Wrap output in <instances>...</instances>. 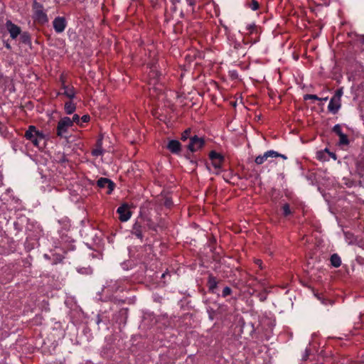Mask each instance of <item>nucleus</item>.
<instances>
[{
  "label": "nucleus",
  "instance_id": "1",
  "mask_svg": "<svg viewBox=\"0 0 364 364\" xmlns=\"http://www.w3.org/2000/svg\"><path fill=\"white\" fill-rule=\"evenodd\" d=\"M247 33L244 36L242 42L244 44L252 45L259 41V28L255 24H248L246 26Z\"/></svg>",
  "mask_w": 364,
  "mask_h": 364
},
{
  "label": "nucleus",
  "instance_id": "2",
  "mask_svg": "<svg viewBox=\"0 0 364 364\" xmlns=\"http://www.w3.org/2000/svg\"><path fill=\"white\" fill-rule=\"evenodd\" d=\"M32 10L33 12V18L38 23L43 25L48 22L47 14L44 11L43 5L36 0L32 4Z\"/></svg>",
  "mask_w": 364,
  "mask_h": 364
},
{
  "label": "nucleus",
  "instance_id": "3",
  "mask_svg": "<svg viewBox=\"0 0 364 364\" xmlns=\"http://www.w3.org/2000/svg\"><path fill=\"white\" fill-rule=\"evenodd\" d=\"M205 145V139L203 137H199L195 134L191 138V141H189L186 148L190 152L195 153L203 149Z\"/></svg>",
  "mask_w": 364,
  "mask_h": 364
},
{
  "label": "nucleus",
  "instance_id": "4",
  "mask_svg": "<svg viewBox=\"0 0 364 364\" xmlns=\"http://www.w3.org/2000/svg\"><path fill=\"white\" fill-rule=\"evenodd\" d=\"M71 119L68 117H62L57 125L56 134L58 136L63 137L65 134H68V129L71 127Z\"/></svg>",
  "mask_w": 364,
  "mask_h": 364
},
{
  "label": "nucleus",
  "instance_id": "5",
  "mask_svg": "<svg viewBox=\"0 0 364 364\" xmlns=\"http://www.w3.org/2000/svg\"><path fill=\"white\" fill-rule=\"evenodd\" d=\"M141 215H139L136 219L134 223L132 225L131 230V234L134 235L136 238L139 239L141 241L143 240L144 238V231L146 230V228L143 224Z\"/></svg>",
  "mask_w": 364,
  "mask_h": 364
},
{
  "label": "nucleus",
  "instance_id": "6",
  "mask_svg": "<svg viewBox=\"0 0 364 364\" xmlns=\"http://www.w3.org/2000/svg\"><path fill=\"white\" fill-rule=\"evenodd\" d=\"M60 80L61 81V90H63V92H58V95H63L70 100H73L75 97V90L72 85H65V80L63 75L60 76Z\"/></svg>",
  "mask_w": 364,
  "mask_h": 364
},
{
  "label": "nucleus",
  "instance_id": "7",
  "mask_svg": "<svg viewBox=\"0 0 364 364\" xmlns=\"http://www.w3.org/2000/svg\"><path fill=\"white\" fill-rule=\"evenodd\" d=\"M117 213L119 215V219L121 222L128 221L132 215L129 210V205L126 203L117 208Z\"/></svg>",
  "mask_w": 364,
  "mask_h": 364
},
{
  "label": "nucleus",
  "instance_id": "8",
  "mask_svg": "<svg viewBox=\"0 0 364 364\" xmlns=\"http://www.w3.org/2000/svg\"><path fill=\"white\" fill-rule=\"evenodd\" d=\"M209 158L212 161V165L215 169L221 168L222 164L225 160V158L222 154L216 152L215 151H211L209 153Z\"/></svg>",
  "mask_w": 364,
  "mask_h": 364
},
{
  "label": "nucleus",
  "instance_id": "9",
  "mask_svg": "<svg viewBox=\"0 0 364 364\" xmlns=\"http://www.w3.org/2000/svg\"><path fill=\"white\" fill-rule=\"evenodd\" d=\"M53 26L57 33H63L67 26L65 18L63 16L55 17L53 21Z\"/></svg>",
  "mask_w": 364,
  "mask_h": 364
},
{
  "label": "nucleus",
  "instance_id": "10",
  "mask_svg": "<svg viewBox=\"0 0 364 364\" xmlns=\"http://www.w3.org/2000/svg\"><path fill=\"white\" fill-rule=\"evenodd\" d=\"M97 185L100 188H107V194H111L112 192L114 191L116 185L115 183L110 179L107 178H100L97 181Z\"/></svg>",
  "mask_w": 364,
  "mask_h": 364
},
{
  "label": "nucleus",
  "instance_id": "11",
  "mask_svg": "<svg viewBox=\"0 0 364 364\" xmlns=\"http://www.w3.org/2000/svg\"><path fill=\"white\" fill-rule=\"evenodd\" d=\"M277 156H279L277 151L274 150H268L265 151L263 154L257 156L255 159V163L257 165H262L269 158H277Z\"/></svg>",
  "mask_w": 364,
  "mask_h": 364
},
{
  "label": "nucleus",
  "instance_id": "12",
  "mask_svg": "<svg viewBox=\"0 0 364 364\" xmlns=\"http://www.w3.org/2000/svg\"><path fill=\"white\" fill-rule=\"evenodd\" d=\"M6 28L12 39H16L21 33V28L10 20L6 21Z\"/></svg>",
  "mask_w": 364,
  "mask_h": 364
},
{
  "label": "nucleus",
  "instance_id": "13",
  "mask_svg": "<svg viewBox=\"0 0 364 364\" xmlns=\"http://www.w3.org/2000/svg\"><path fill=\"white\" fill-rule=\"evenodd\" d=\"M37 134V129L33 125H30L26 131L24 137L30 140L35 146H38V139L36 137Z\"/></svg>",
  "mask_w": 364,
  "mask_h": 364
},
{
  "label": "nucleus",
  "instance_id": "14",
  "mask_svg": "<svg viewBox=\"0 0 364 364\" xmlns=\"http://www.w3.org/2000/svg\"><path fill=\"white\" fill-rule=\"evenodd\" d=\"M166 148L173 154L178 155L181 151L182 146L179 141L171 139L168 142Z\"/></svg>",
  "mask_w": 364,
  "mask_h": 364
},
{
  "label": "nucleus",
  "instance_id": "15",
  "mask_svg": "<svg viewBox=\"0 0 364 364\" xmlns=\"http://www.w3.org/2000/svg\"><path fill=\"white\" fill-rule=\"evenodd\" d=\"M219 281L212 274H210L208 277L207 287L208 292L210 294H216V289L218 287Z\"/></svg>",
  "mask_w": 364,
  "mask_h": 364
},
{
  "label": "nucleus",
  "instance_id": "16",
  "mask_svg": "<svg viewBox=\"0 0 364 364\" xmlns=\"http://www.w3.org/2000/svg\"><path fill=\"white\" fill-rule=\"evenodd\" d=\"M341 107V100H337L335 97H332L328 105V110L331 114H336Z\"/></svg>",
  "mask_w": 364,
  "mask_h": 364
},
{
  "label": "nucleus",
  "instance_id": "17",
  "mask_svg": "<svg viewBox=\"0 0 364 364\" xmlns=\"http://www.w3.org/2000/svg\"><path fill=\"white\" fill-rule=\"evenodd\" d=\"M282 216L284 218L289 219L293 216L295 212L294 208H291L288 203L282 204L281 205Z\"/></svg>",
  "mask_w": 364,
  "mask_h": 364
},
{
  "label": "nucleus",
  "instance_id": "18",
  "mask_svg": "<svg viewBox=\"0 0 364 364\" xmlns=\"http://www.w3.org/2000/svg\"><path fill=\"white\" fill-rule=\"evenodd\" d=\"M141 218L142 222H144L143 224L146 229L148 228L149 230H151L154 231L157 230V225L153 222V220L150 218L142 215Z\"/></svg>",
  "mask_w": 364,
  "mask_h": 364
},
{
  "label": "nucleus",
  "instance_id": "19",
  "mask_svg": "<svg viewBox=\"0 0 364 364\" xmlns=\"http://www.w3.org/2000/svg\"><path fill=\"white\" fill-rule=\"evenodd\" d=\"M70 100L65 103L64 109L67 114H72L76 109V105Z\"/></svg>",
  "mask_w": 364,
  "mask_h": 364
},
{
  "label": "nucleus",
  "instance_id": "20",
  "mask_svg": "<svg viewBox=\"0 0 364 364\" xmlns=\"http://www.w3.org/2000/svg\"><path fill=\"white\" fill-rule=\"evenodd\" d=\"M330 261L331 265L336 268H338L341 265V257L336 253H334L331 256Z\"/></svg>",
  "mask_w": 364,
  "mask_h": 364
},
{
  "label": "nucleus",
  "instance_id": "21",
  "mask_svg": "<svg viewBox=\"0 0 364 364\" xmlns=\"http://www.w3.org/2000/svg\"><path fill=\"white\" fill-rule=\"evenodd\" d=\"M20 41L23 44L31 45V38L30 33L27 31L21 33Z\"/></svg>",
  "mask_w": 364,
  "mask_h": 364
},
{
  "label": "nucleus",
  "instance_id": "22",
  "mask_svg": "<svg viewBox=\"0 0 364 364\" xmlns=\"http://www.w3.org/2000/svg\"><path fill=\"white\" fill-rule=\"evenodd\" d=\"M246 6L252 11H257L259 9V4L257 0H248Z\"/></svg>",
  "mask_w": 364,
  "mask_h": 364
},
{
  "label": "nucleus",
  "instance_id": "23",
  "mask_svg": "<svg viewBox=\"0 0 364 364\" xmlns=\"http://www.w3.org/2000/svg\"><path fill=\"white\" fill-rule=\"evenodd\" d=\"M192 136H193L191 135V129L190 128H188L183 132H182L181 139L183 141H186L188 139H189V141H191V138Z\"/></svg>",
  "mask_w": 364,
  "mask_h": 364
},
{
  "label": "nucleus",
  "instance_id": "24",
  "mask_svg": "<svg viewBox=\"0 0 364 364\" xmlns=\"http://www.w3.org/2000/svg\"><path fill=\"white\" fill-rule=\"evenodd\" d=\"M338 136H339V142H338V144H339L340 146H346V145L349 144V139H348V136L346 134L343 133L341 135H340Z\"/></svg>",
  "mask_w": 364,
  "mask_h": 364
},
{
  "label": "nucleus",
  "instance_id": "25",
  "mask_svg": "<svg viewBox=\"0 0 364 364\" xmlns=\"http://www.w3.org/2000/svg\"><path fill=\"white\" fill-rule=\"evenodd\" d=\"M315 296L324 305H327L328 304H331V301L329 299L324 298V296L321 294H315Z\"/></svg>",
  "mask_w": 364,
  "mask_h": 364
},
{
  "label": "nucleus",
  "instance_id": "26",
  "mask_svg": "<svg viewBox=\"0 0 364 364\" xmlns=\"http://www.w3.org/2000/svg\"><path fill=\"white\" fill-rule=\"evenodd\" d=\"M90 120V117L89 114H85L82 117H80V127H83L85 123L89 122Z\"/></svg>",
  "mask_w": 364,
  "mask_h": 364
},
{
  "label": "nucleus",
  "instance_id": "27",
  "mask_svg": "<svg viewBox=\"0 0 364 364\" xmlns=\"http://www.w3.org/2000/svg\"><path fill=\"white\" fill-rule=\"evenodd\" d=\"M332 131L336 134H337L338 136H340L343 134V132H342V128H341V126L340 124H336L333 129H332Z\"/></svg>",
  "mask_w": 364,
  "mask_h": 364
},
{
  "label": "nucleus",
  "instance_id": "28",
  "mask_svg": "<svg viewBox=\"0 0 364 364\" xmlns=\"http://www.w3.org/2000/svg\"><path fill=\"white\" fill-rule=\"evenodd\" d=\"M232 289L229 287H225L223 288L222 291V296L223 297H227L228 296L232 294Z\"/></svg>",
  "mask_w": 364,
  "mask_h": 364
},
{
  "label": "nucleus",
  "instance_id": "29",
  "mask_svg": "<svg viewBox=\"0 0 364 364\" xmlns=\"http://www.w3.org/2000/svg\"><path fill=\"white\" fill-rule=\"evenodd\" d=\"M72 125L75 123L77 125L80 127V117L77 114H75L71 119Z\"/></svg>",
  "mask_w": 364,
  "mask_h": 364
},
{
  "label": "nucleus",
  "instance_id": "30",
  "mask_svg": "<svg viewBox=\"0 0 364 364\" xmlns=\"http://www.w3.org/2000/svg\"><path fill=\"white\" fill-rule=\"evenodd\" d=\"M304 100H320L321 98L318 97L316 95H311V94H306L304 97Z\"/></svg>",
  "mask_w": 364,
  "mask_h": 364
},
{
  "label": "nucleus",
  "instance_id": "31",
  "mask_svg": "<svg viewBox=\"0 0 364 364\" xmlns=\"http://www.w3.org/2000/svg\"><path fill=\"white\" fill-rule=\"evenodd\" d=\"M103 154H104V149H100L95 148L92 151V155L93 156H102V155H103Z\"/></svg>",
  "mask_w": 364,
  "mask_h": 364
},
{
  "label": "nucleus",
  "instance_id": "32",
  "mask_svg": "<svg viewBox=\"0 0 364 364\" xmlns=\"http://www.w3.org/2000/svg\"><path fill=\"white\" fill-rule=\"evenodd\" d=\"M343 89L342 88H340V89H338L334 95L333 96V97H335L336 99L337 100H341V96L343 95Z\"/></svg>",
  "mask_w": 364,
  "mask_h": 364
},
{
  "label": "nucleus",
  "instance_id": "33",
  "mask_svg": "<svg viewBox=\"0 0 364 364\" xmlns=\"http://www.w3.org/2000/svg\"><path fill=\"white\" fill-rule=\"evenodd\" d=\"M95 146H96L95 148H97V149H102V137L99 138L97 140Z\"/></svg>",
  "mask_w": 364,
  "mask_h": 364
},
{
  "label": "nucleus",
  "instance_id": "34",
  "mask_svg": "<svg viewBox=\"0 0 364 364\" xmlns=\"http://www.w3.org/2000/svg\"><path fill=\"white\" fill-rule=\"evenodd\" d=\"M36 137L38 139V142L39 143V140H42V139H45V135H44V134L43 132H39L37 129V134H36Z\"/></svg>",
  "mask_w": 364,
  "mask_h": 364
},
{
  "label": "nucleus",
  "instance_id": "35",
  "mask_svg": "<svg viewBox=\"0 0 364 364\" xmlns=\"http://www.w3.org/2000/svg\"><path fill=\"white\" fill-rule=\"evenodd\" d=\"M192 153L189 151L184 155L185 158L188 160L191 159L192 157L194 156L193 154H191Z\"/></svg>",
  "mask_w": 364,
  "mask_h": 364
},
{
  "label": "nucleus",
  "instance_id": "36",
  "mask_svg": "<svg viewBox=\"0 0 364 364\" xmlns=\"http://www.w3.org/2000/svg\"><path fill=\"white\" fill-rule=\"evenodd\" d=\"M190 161L191 164H192L194 166H197V161L196 159H195V156L193 157H192L191 159L188 160Z\"/></svg>",
  "mask_w": 364,
  "mask_h": 364
},
{
  "label": "nucleus",
  "instance_id": "37",
  "mask_svg": "<svg viewBox=\"0 0 364 364\" xmlns=\"http://www.w3.org/2000/svg\"><path fill=\"white\" fill-rule=\"evenodd\" d=\"M255 264L257 265H258L260 269H262V261L261 259H256L255 260Z\"/></svg>",
  "mask_w": 364,
  "mask_h": 364
},
{
  "label": "nucleus",
  "instance_id": "38",
  "mask_svg": "<svg viewBox=\"0 0 364 364\" xmlns=\"http://www.w3.org/2000/svg\"><path fill=\"white\" fill-rule=\"evenodd\" d=\"M278 155H279V156H277V157H281V158H282V159H284V160H287V156L286 155H284V154H279V153L278 152Z\"/></svg>",
  "mask_w": 364,
  "mask_h": 364
},
{
  "label": "nucleus",
  "instance_id": "39",
  "mask_svg": "<svg viewBox=\"0 0 364 364\" xmlns=\"http://www.w3.org/2000/svg\"><path fill=\"white\" fill-rule=\"evenodd\" d=\"M4 46H5L8 50H11V46L10 43H9L8 42H5V43H4Z\"/></svg>",
  "mask_w": 364,
  "mask_h": 364
},
{
  "label": "nucleus",
  "instance_id": "40",
  "mask_svg": "<svg viewBox=\"0 0 364 364\" xmlns=\"http://www.w3.org/2000/svg\"><path fill=\"white\" fill-rule=\"evenodd\" d=\"M325 150H326V151L328 152V153H329V154H331V155L332 156V158H333V159H336V154H335L334 153H330V152L328 151V149H326Z\"/></svg>",
  "mask_w": 364,
  "mask_h": 364
},
{
  "label": "nucleus",
  "instance_id": "41",
  "mask_svg": "<svg viewBox=\"0 0 364 364\" xmlns=\"http://www.w3.org/2000/svg\"><path fill=\"white\" fill-rule=\"evenodd\" d=\"M165 205L166 206H168V207H170L171 205V201L169 200H166V202H165Z\"/></svg>",
  "mask_w": 364,
  "mask_h": 364
},
{
  "label": "nucleus",
  "instance_id": "42",
  "mask_svg": "<svg viewBox=\"0 0 364 364\" xmlns=\"http://www.w3.org/2000/svg\"><path fill=\"white\" fill-rule=\"evenodd\" d=\"M101 321H102L101 318L100 317V316H97V323L99 325Z\"/></svg>",
  "mask_w": 364,
  "mask_h": 364
},
{
  "label": "nucleus",
  "instance_id": "43",
  "mask_svg": "<svg viewBox=\"0 0 364 364\" xmlns=\"http://www.w3.org/2000/svg\"><path fill=\"white\" fill-rule=\"evenodd\" d=\"M318 154L317 158H318V159H320V160H321V152H318V154Z\"/></svg>",
  "mask_w": 364,
  "mask_h": 364
},
{
  "label": "nucleus",
  "instance_id": "44",
  "mask_svg": "<svg viewBox=\"0 0 364 364\" xmlns=\"http://www.w3.org/2000/svg\"><path fill=\"white\" fill-rule=\"evenodd\" d=\"M188 4H189L190 6H193V5L194 4V1H192V0H190V1H189Z\"/></svg>",
  "mask_w": 364,
  "mask_h": 364
},
{
  "label": "nucleus",
  "instance_id": "45",
  "mask_svg": "<svg viewBox=\"0 0 364 364\" xmlns=\"http://www.w3.org/2000/svg\"><path fill=\"white\" fill-rule=\"evenodd\" d=\"M223 27L225 28V30L226 31H228V26H225V25H223Z\"/></svg>",
  "mask_w": 364,
  "mask_h": 364
},
{
  "label": "nucleus",
  "instance_id": "46",
  "mask_svg": "<svg viewBox=\"0 0 364 364\" xmlns=\"http://www.w3.org/2000/svg\"><path fill=\"white\" fill-rule=\"evenodd\" d=\"M328 100V97H324V98H321L320 100H323V101H326Z\"/></svg>",
  "mask_w": 364,
  "mask_h": 364
},
{
  "label": "nucleus",
  "instance_id": "47",
  "mask_svg": "<svg viewBox=\"0 0 364 364\" xmlns=\"http://www.w3.org/2000/svg\"><path fill=\"white\" fill-rule=\"evenodd\" d=\"M209 317L211 320L213 319V315L210 313H209Z\"/></svg>",
  "mask_w": 364,
  "mask_h": 364
},
{
  "label": "nucleus",
  "instance_id": "48",
  "mask_svg": "<svg viewBox=\"0 0 364 364\" xmlns=\"http://www.w3.org/2000/svg\"><path fill=\"white\" fill-rule=\"evenodd\" d=\"M172 2L175 4L176 2H179V0H172Z\"/></svg>",
  "mask_w": 364,
  "mask_h": 364
}]
</instances>
